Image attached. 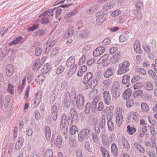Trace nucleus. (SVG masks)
Here are the masks:
<instances>
[{
  "label": "nucleus",
  "mask_w": 157,
  "mask_h": 157,
  "mask_svg": "<svg viewBox=\"0 0 157 157\" xmlns=\"http://www.w3.org/2000/svg\"><path fill=\"white\" fill-rule=\"evenodd\" d=\"M44 79V77L42 75H40L36 78V82L38 84H40L42 82Z\"/></svg>",
  "instance_id": "nucleus-49"
},
{
  "label": "nucleus",
  "mask_w": 157,
  "mask_h": 157,
  "mask_svg": "<svg viewBox=\"0 0 157 157\" xmlns=\"http://www.w3.org/2000/svg\"><path fill=\"white\" fill-rule=\"evenodd\" d=\"M45 136L46 139L49 140H50L51 134L50 129L49 127H47L45 128Z\"/></svg>",
  "instance_id": "nucleus-38"
},
{
  "label": "nucleus",
  "mask_w": 157,
  "mask_h": 157,
  "mask_svg": "<svg viewBox=\"0 0 157 157\" xmlns=\"http://www.w3.org/2000/svg\"><path fill=\"white\" fill-rule=\"evenodd\" d=\"M96 16L98 17L96 20V24L97 25L100 26L104 21L105 17L104 15L101 14L100 12L97 13Z\"/></svg>",
  "instance_id": "nucleus-10"
},
{
  "label": "nucleus",
  "mask_w": 157,
  "mask_h": 157,
  "mask_svg": "<svg viewBox=\"0 0 157 157\" xmlns=\"http://www.w3.org/2000/svg\"><path fill=\"white\" fill-rule=\"evenodd\" d=\"M78 12V10L77 9H75L73 11L69 12L67 13L65 15L64 17L66 19L71 18L75 15Z\"/></svg>",
  "instance_id": "nucleus-31"
},
{
  "label": "nucleus",
  "mask_w": 157,
  "mask_h": 157,
  "mask_svg": "<svg viewBox=\"0 0 157 157\" xmlns=\"http://www.w3.org/2000/svg\"><path fill=\"white\" fill-rule=\"evenodd\" d=\"M99 99L98 98H95L92 102V110L93 112L95 111L96 109L97 108V103Z\"/></svg>",
  "instance_id": "nucleus-28"
},
{
  "label": "nucleus",
  "mask_w": 157,
  "mask_h": 157,
  "mask_svg": "<svg viewBox=\"0 0 157 157\" xmlns=\"http://www.w3.org/2000/svg\"><path fill=\"white\" fill-rule=\"evenodd\" d=\"M65 67L62 65H59L56 68V73L57 75L61 74L65 70Z\"/></svg>",
  "instance_id": "nucleus-36"
},
{
  "label": "nucleus",
  "mask_w": 157,
  "mask_h": 157,
  "mask_svg": "<svg viewBox=\"0 0 157 157\" xmlns=\"http://www.w3.org/2000/svg\"><path fill=\"white\" fill-rule=\"evenodd\" d=\"M93 74L90 72L87 73L83 78V82L84 84L87 83L93 78Z\"/></svg>",
  "instance_id": "nucleus-20"
},
{
  "label": "nucleus",
  "mask_w": 157,
  "mask_h": 157,
  "mask_svg": "<svg viewBox=\"0 0 157 157\" xmlns=\"http://www.w3.org/2000/svg\"><path fill=\"white\" fill-rule=\"evenodd\" d=\"M61 122L67 123L69 125H71L72 124V120H71L70 117L67 116L66 114H63L61 118Z\"/></svg>",
  "instance_id": "nucleus-17"
},
{
  "label": "nucleus",
  "mask_w": 157,
  "mask_h": 157,
  "mask_svg": "<svg viewBox=\"0 0 157 157\" xmlns=\"http://www.w3.org/2000/svg\"><path fill=\"white\" fill-rule=\"evenodd\" d=\"M134 48L137 53H140L142 51L141 48V45L138 41H135L134 43Z\"/></svg>",
  "instance_id": "nucleus-23"
},
{
  "label": "nucleus",
  "mask_w": 157,
  "mask_h": 157,
  "mask_svg": "<svg viewBox=\"0 0 157 157\" xmlns=\"http://www.w3.org/2000/svg\"><path fill=\"white\" fill-rule=\"evenodd\" d=\"M91 109V104L90 103H87L86 104L85 106V113L88 114L90 111Z\"/></svg>",
  "instance_id": "nucleus-59"
},
{
  "label": "nucleus",
  "mask_w": 157,
  "mask_h": 157,
  "mask_svg": "<svg viewBox=\"0 0 157 157\" xmlns=\"http://www.w3.org/2000/svg\"><path fill=\"white\" fill-rule=\"evenodd\" d=\"M132 90L131 89L128 88L122 94L123 98L125 100L129 99L131 95Z\"/></svg>",
  "instance_id": "nucleus-19"
},
{
  "label": "nucleus",
  "mask_w": 157,
  "mask_h": 157,
  "mask_svg": "<svg viewBox=\"0 0 157 157\" xmlns=\"http://www.w3.org/2000/svg\"><path fill=\"white\" fill-rule=\"evenodd\" d=\"M143 2L140 1H137L136 3V6L138 11H140L143 7Z\"/></svg>",
  "instance_id": "nucleus-46"
},
{
  "label": "nucleus",
  "mask_w": 157,
  "mask_h": 157,
  "mask_svg": "<svg viewBox=\"0 0 157 157\" xmlns=\"http://www.w3.org/2000/svg\"><path fill=\"white\" fill-rule=\"evenodd\" d=\"M105 51V48L104 47H98L93 51V55L95 57L98 56L103 53Z\"/></svg>",
  "instance_id": "nucleus-12"
},
{
  "label": "nucleus",
  "mask_w": 157,
  "mask_h": 157,
  "mask_svg": "<svg viewBox=\"0 0 157 157\" xmlns=\"http://www.w3.org/2000/svg\"><path fill=\"white\" fill-rule=\"evenodd\" d=\"M7 90L10 94H13L14 93V86L10 83H9Z\"/></svg>",
  "instance_id": "nucleus-45"
},
{
  "label": "nucleus",
  "mask_w": 157,
  "mask_h": 157,
  "mask_svg": "<svg viewBox=\"0 0 157 157\" xmlns=\"http://www.w3.org/2000/svg\"><path fill=\"white\" fill-rule=\"evenodd\" d=\"M121 141L123 146L125 149L128 151L130 148V146L127 140L124 137L122 136L121 138Z\"/></svg>",
  "instance_id": "nucleus-22"
},
{
  "label": "nucleus",
  "mask_w": 157,
  "mask_h": 157,
  "mask_svg": "<svg viewBox=\"0 0 157 157\" xmlns=\"http://www.w3.org/2000/svg\"><path fill=\"white\" fill-rule=\"evenodd\" d=\"M51 115L52 119L56 121L58 117V108L56 105H53L51 109Z\"/></svg>",
  "instance_id": "nucleus-9"
},
{
  "label": "nucleus",
  "mask_w": 157,
  "mask_h": 157,
  "mask_svg": "<svg viewBox=\"0 0 157 157\" xmlns=\"http://www.w3.org/2000/svg\"><path fill=\"white\" fill-rule=\"evenodd\" d=\"M120 85L119 83L117 82H115L112 86L111 93L113 97L114 98L119 97L120 94L119 88Z\"/></svg>",
  "instance_id": "nucleus-3"
},
{
  "label": "nucleus",
  "mask_w": 157,
  "mask_h": 157,
  "mask_svg": "<svg viewBox=\"0 0 157 157\" xmlns=\"http://www.w3.org/2000/svg\"><path fill=\"white\" fill-rule=\"evenodd\" d=\"M107 125L108 129L109 131H112L113 130L115 125L113 122H109L107 123Z\"/></svg>",
  "instance_id": "nucleus-52"
},
{
  "label": "nucleus",
  "mask_w": 157,
  "mask_h": 157,
  "mask_svg": "<svg viewBox=\"0 0 157 157\" xmlns=\"http://www.w3.org/2000/svg\"><path fill=\"white\" fill-rule=\"evenodd\" d=\"M130 65L129 62L125 61L124 62L119 64V69L117 71V73L119 75H121L129 71V66Z\"/></svg>",
  "instance_id": "nucleus-1"
},
{
  "label": "nucleus",
  "mask_w": 157,
  "mask_h": 157,
  "mask_svg": "<svg viewBox=\"0 0 157 157\" xmlns=\"http://www.w3.org/2000/svg\"><path fill=\"white\" fill-rule=\"evenodd\" d=\"M33 65L34 69L36 70H39L41 66L39 60H37L36 62L34 63Z\"/></svg>",
  "instance_id": "nucleus-62"
},
{
  "label": "nucleus",
  "mask_w": 157,
  "mask_h": 157,
  "mask_svg": "<svg viewBox=\"0 0 157 157\" xmlns=\"http://www.w3.org/2000/svg\"><path fill=\"white\" fill-rule=\"evenodd\" d=\"M76 94L75 91L73 90L71 93L69 92H66L65 94L64 100H71V99H75Z\"/></svg>",
  "instance_id": "nucleus-11"
},
{
  "label": "nucleus",
  "mask_w": 157,
  "mask_h": 157,
  "mask_svg": "<svg viewBox=\"0 0 157 157\" xmlns=\"http://www.w3.org/2000/svg\"><path fill=\"white\" fill-rule=\"evenodd\" d=\"M127 132L129 135H132L136 131V128L132 127H130L129 125L127 126Z\"/></svg>",
  "instance_id": "nucleus-42"
},
{
  "label": "nucleus",
  "mask_w": 157,
  "mask_h": 157,
  "mask_svg": "<svg viewBox=\"0 0 157 157\" xmlns=\"http://www.w3.org/2000/svg\"><path fill=\"white\" fill-rule=\"evenodd\" d=\"M148 73L149 75L151 77L152 79L155 81L157 80V76L155 73L152 70H149Z\"/></svg>",
  "instance_id": "nucleus-39"
},
{
  "label": "nucleus",
  "mask_w": 157,
  "mask_h": 157,
  "mask_svg": "<svg viewBox=\"0 0 157 157\" xmlns=\"http://www.w3.org/2000/svg\"><path fill=\"white\" fill-rule=\"evenodd\" d=\"M90 130L89 128H86L80 132L78 135L79 141H82L88 138L90 134Z\"/></svg>",
  "instance_id": "nucleus-2"
},
{
  "label": "nucleus",
  "mask_w": 157,
  "mask_h": 157,
  "mask_svg": "<svg viewBox=\"0 0 157 157\" xmlns=\"http://www.w3.org/2000/svg\"><path fill=\"white\" fill-rule=\"evenodd\" d=\"M24 41V38L21 36H19L16 39L11 41L9 44L10 45L20 44L23 42Z\"/></svg>",
  "instance_id": "nucleus-25"
},
{
  "label": "nucleus",
  "mask_w": 157,
  "mask_h": 157,
  "mask_svg": "<svg viewBox=\"0 0 157 157\" xmlns=\"http://www.w3.org/2000/svg\"><path fill=\"white\" fill-rule=\"evenodd\" d=\"M143 93V91L141 90H139L135 91L133 93V95L134 97L137 98L138 97L141 96Z\"/></svg>",
  "instance_id": "nucleus-54"
},
{
  "label": "nucleus",
  "mask_w": 157,
  "mask_h": 157,
  "mask_svg": "<svg viewBox=\"0 0 157 157\" xmlns=\"http://www.w3.org/2000/svg\"><path fill=\"white\" fill-rule=\"evenodd\" d=\"M6 74L8 76L12 75L13 72V66L11 64H8L5 67Z\"/></svg>",
  "instance_id": "nucleus-18"
},
{
  "label": "nucleus",
  "mask_w": 157,
  "mask_h": 157,
  "mask_svg": "<svg viewBox=\"0 0 157 157\" xmlns=\"http://www.w3.org/2000/svg\"><path fill=\"white\" fill-rule=\"evenodd\" d=\"M115 5V2L113 1L111 2L108 3L107 4L104 5L103 6V8L105 10H109L113 7Z\"/></svg>",
  "instance_id": "nucleus-33"
},
{
  "label": "nucleus",
  "mask_w": 157,
  "mask_h": 157,
  "mask_svg": "<svg viewBox=\"0 0 157 157\" xmlns=\"http://www.w3.org/2000/svg\"><path fill=\"white\" fill-rule=\"evenodd\" d=\"M100 150L101 152L104 157H110L108 151L105 147H100Z\"/></svg>",
  "instance_id": "nucleus-35"
},
{
  "label": "nucleus",
  "mask_w": 157,
  "mask_h": 157,
  "mask_svg": "<svg viewBox=\"0 0 157 157\" xmlns=\"http://www.w3.org/2000/svg\"><path fill=\"white\" fill-rule=\"evenodd\" d=\"M45 33V32L44 30H37L35 33V36H42L44 35Z\"/></svg>",
  "instance_id": "nucleus-58"
},
{
  "label": "nucleus",
  "mask_w": 157,
  "mask_h": 157,
  "mask_svg": "<svg viewBox=\"0 0 157 157\" xmlns=\"http://www.w3.org/2000/svg\"><path fill=\"white\" fill-rule=\"evenodd\" d=\"M46 11L43 13L41 16H40V17H41L42 20H41V23L43 24H46L48 23L49 20L48 18V17H50V18H52V17L51 15L49 16L48 15L46 14Z\"/></svg>",
  "instance_id": "nucleus-16"
},
{
  "label": "nucleus",
  "mask_w": 157,
  "mask_h": 157,
  "mask_svg": "<svg viewBox=\"0 0 157 157\" xmlns=\"http://www.w3.org/2000/svg\"><path fill=\"white\" fill-rule=\"evenodd\" d=\"M120 56L119 52H117L110 58V62L113 63H116L119 60Z\"/></svg>",
  "instance_id": "nucleus-21"
},
{
  "label": "nucleus",
  "mask_w": 157,
  "mask_h": 157,
  "mask_svg": "<svg viewBox=\"0 0 157 157\" xmlns=\"http://www.w3.org/2000/svg\"><path fill=\"white\" fill-rule=\"evenodd\" d=\"M98 91L97 90L95 89L91 91L89 94V97L90 99H93L94 98H97V97Z\"/></svg>",
  "instance_id": "nucleus-40"
},
{
  "label": "nucleus",
  "mask_w": 157,
  "mask_h": 157,
  "mask_svg": "<svg viewBox=\"0 0 157 157\" xmlns=\"http://www.w3.org/2000/svg\"><path fill=\"white\" fill-rule=\"evenodd\" d=\"M109 57V55L108 54H106L104 55L97 62V64H101L103 67H105L107 66L109 63V61L108 59Z\"/></svg>",
  "instance_id": "nucleus-7"
},
{
  "label": "nucleus",
  "mask_w": 157,
  "mask_h": 157,
  "mask_svg": "<svg viewBox=\"0 0 157 157\" xmlns=\"http://www.w3.org/2000/svg\"><path fill=\"white\" fill-rule=\"evenodd\" d=\"M128 35L126 33H124L121 35L119 38V41L121 42H124L127 41L128 38Z\"/></svg>",
  "instance_id": "nucleus-32"
},
{
  "label": "nucleus",
  "mask_w": 157,
  "mask_h": 157,
  "mask_svg": "<svg viewBox=\"0 0 157 157\" xmlns=\"http://www.w3.org/2000/svg\"><path fill=\"white\" fill-rule=\"evenodd\" d=\"M35 52L36 56H38L41 55L42 49L40 47H37L36 48Z\"/></svg>",
  "instance_id": "nucleus-64"
},
{
  "label": "nucleus",
  "mask_w": 157,
  "mask_h": 157,
  "mask_svg": "<svg viewBox=\"0 0 157 157\" xmlns=\"http://www.w3.org/2000/svg\"><path fill=\"white\" fill-rule=\"evenodd\" d=\"M60 127L63 133L64 137L66 139L68 137V128L66 123L61 122Z\"/></svg>",
  "instance_id": "nucleus-8"
},
{
  "label": "nucleus",
  "mask_w": 157,
  "mask_h": 157,
  "mask_svg": "<svg viewBox=\"0 0 157 157\" xmlns=\"http://www.w3.org/2000/svg\"><path fill=\"white\" fill-rule=\"evenodd\" d=\"M76 69L77 65L76 64L74 65L71 67L70 68L67 75L68 77H70L72 76L75 71Z\"/></svg>",
  "instance_id": "nucleus-27"
},
{
  "label": "nucleus",
  "mask_w": 157,
  "mask_h": 157,
  "mask_svg": "<svg viewBox=\"0 0 157 157\" xmlns=\"http://www.w3.org/2000/svg\"><path fill=\"white\" fill-rule=\"evenodd\" d=\"M103 97L105 103L107 105H109L111 101V96L109 92L105 91L103 93Z\"/></svg>",
  "instance_id": "nucleus-14"
},
{
  "label": "nucleus",
  "mask_w": 157,
  "mask_h": 157,
  "mask_svg": "<svg viewBox=\"0 0 157 157\" xmlns=\"http://www.w3.org/2000/svg\"><path fill=\"white\" fill-rule=\"evenodd\" d=\"M78 130L75 125H72L70 128V133L71 135L75 134L76 133L78 132Z\"/></svg>",
  "instance_id": "nucleus-48"
},
{
  "label": "nucleus",
  "mask_w": 157,
  "mask_h": 157,
  "mask_svg": "<svg viewBox=\"0 0 157 157\" xmlns=\"http://www.w3.org/2000/svg\"><path fill=\"white\" fill-rule=\"evenodd\" d=\"M11 100V97L9 95L7 96L5 98V106L6 107H8Z\"/></svg>",
  "instance_id": "nucleus-56"
},
{
  "label": "nucleus",
  "mask_w": 157,
  "mask_h": 157,
  "mask_svg": "<svg viewBox=\"0 0 157 157\" xmlns=\"http://www.w3.org/2000/svg\"><path fill=\"white\" fill-rule=\"evenodd\" d=\"M55 43L56 42H51L50 44H49L48 45L47 47L45 52V53L48 54L49 53L52 47L53 46Z\"/></svg>",
  "instance_id": "nucleus-61"
},
{
  "label": "nucleus",
  "mask_w": 157,
  "mask_h": 157,
  "mask_svg": "<svg viewBox=\"0 0 157 157\" xmlns=\"http://www.w3.org/2000/svg\"><path fill=\"white\" fill-rule=\"evenodd\" d=\"M62 10L61 9L58 8L56 9L55 8L53 9H51L48 11H46V15L49 16L51 15V17H53L55 13H56V17L57 18L59 17L61 13Z\"/></svg>",
  "instance_id": "nucleus-5"
},
{
  "label": "nucleus",
  "mask_w": 157,
  "mask_h": 157,
  "mask_svg": "<svg viewBox=\"0 0 157 157\" xmlns=\"http://www.w3.org/2000/svg\"><path fill=\"white\" fill-rule=\"evenodd\" d=\"M144 88L146 90L150 91L154 89L153 84L150 81H147L144 84Z\"/></svg>",
  "instance_id": "nucleus-24"
},
{
  "label": "nucleus",
  "mask_w": 157,
  "mask_h": 157,
  "mask_svg": "<svg viewBox=\"0 0 157 157\" xmlns=\"http://www.w3.org/2000/svg\"><path fill=\"white\" fill-rule=\"evenodd\" d=\"M114 72L113 69L111 68H109L105 71L104 74V76L105 78H109L113 74Z\"/></svg>",
  "instance_id": "nucleus-26"
},
{
  "label": "nucleus",
  "mask_w": 157,
  "mask_h": 157,
  "mask_svg": "<svg viewBox=\"0 0 157 157\" xmlns=\"http://www.w3.org/2000/svg\"><path fill=\"white\" fill-rule=\"evenodd\" d=\"M75 62V58L73 57H71L68 59L66 65L68 67H70Z\"/></svg>",
  "instance_id": "nucleus-37"
},
{
  "label": "nucleus",
  "mask_w": 157,
  "mask_h": 157,
  "mask_svg": "<svg viewBox=\"0 0 157 157\" xmlns=\"http://www.w3.org/2000/svg\"><path fill=\"white\" fill-rule=\"evenodd\" d=\"M106 123L105 118V117H102L100 120V125L101 128H104L105 126Z\"/></svg>",
  "instance_id": "nucleus-63"
},
{
  "label": "nucleus",
  "mask_w": 157,
  "mask_h": 157,
  "mask_svg": "<svg viewBox=\"0 0 157 157\" xmlns=\"http://www.w3.org/2000/svg\"><path fill=\"white\" fill-rule=\"evenodd\" d=\"M111 81L109 80H107L104 81L102 82L105 88L109 87L111 84Z\"/></svg>",
  "instance_id": "nucleus-57"
},
{
  "label": "nucleus",
  "mask_w": 157,
  "mask_h": 157,
  "mask_svg": "<svg viewBox=\"0 0 157 157\" xmlns=\"http://www.w3.org/2000/svg\"><path fill=\"white\" fill-rule=\"evenodd\" d=\"M42 96V93L41 92H38L36 94L34 102V107H37L39 105Z\"/></svg>",
  "instance_id": "nucleus-13"
},
{
  "label": "nucleus",
  "mask_w": 157,
  "mask_h": 157,
  "mask_svg": "<svg viewBox=\"0 0 157 157\" xmlns=\"http://www.w3.org/2000/svg\"><path fill=\"white\" fill-rule=\"evenodd\" d=\"M133 119L136 121H138L139 120L138 113L137 112H132L131 113Z\"/></svg>",
  "instance_id": "nucleus-53"
},
{
  "label": "nucleus",
  "mask_w": 157,
  "mask_h": 157,
  "mask_svg": "<svg viewBox=\"0 0 157 157\" xmlns=\"http://www.w3.org/2000/svg\"><path fill=\"white\" fill-rule=\"evenodd\" d=\"M103 128H101L100 124H96L95 125V131L96 133L99 134L101 131V130Z\"/></svg>",
  "instance_id": "nucleus-60"
},
{
  "label": "nucleus",
  "mask_w": 157,
  "mask_h": 157,
  "mask_svg": "<svg viewBox=\"0 0 157 157\" xmlns=\"http://www.w3.org/2000/svg\"><path fill=\"white\" fill-rule=\"evenodd\" d=\"M111 152L115 157H117L118 155V150L117 144L114 143L112 144L111 147Z\"/></svg>",
  "instance_id": "nucleus-15"
},
{
  "label": "nucleus",
  "mask_w": 157,
  "mask_h": 157,
  "mask_svg": "<svg viewBox=\"0 0 157 157\" xmlns=\"http://www.w3.org/2000/svg\"><path fill=\"white\" fill-rule=\"evenodd\" d=\"M141 109L144 112H147L149 111V108L148 105L145 103H142L141 105Z\"/></svg>",
  "instance_id": "nucleus-47"
},
{
  "label": "nucleus",
  "mask_w": 157,
  "mask_h": 157,
  "mask_svg": "<svg viewBox=\"0 0 157 157\" xmlns=\"http://www.w3.org/2000/svg\"><path fill=\"white\" fill-rule=\"evenodd\" d=\"M84 148L86 150L89 152H91L92 151V149H91L90 146V143L88 141H86L85 142L84 144Z\"/></svg>",
  "instance_id": "nucleus-55"
},
{
  "label": "nucleus",
  "mask_w": 157,
  "mask_h": 157,
  "mask_svg": "<svg viewBox=\"0 0 157 157\" xmlns=\"http://www.w3.org/2000/svg\"><path fill=\"white\" fill-rule=\"evenodd\" d=\"M92 135L93 141L96 143H99V139L98 135L95 133H92Z\"/></svg>",
  "instance_id": "nucleus-50"
},
{
  "label": "nucleus",
  "mask_w": 157,
  "mask_h": 157,
  "mask_svg": "<svg viewBox=\"0 0 157 157\" xmlns=\"http://www.w3.org/2000/svg\"><path fill=\"white\" fill-rule=\"evenodd\" d=\"M62 137L58 135L57 136L55 144L56 145L57 147L59 148H60L62 147Z\"/></svg>",
  "instance_id": "nucleus-34"
},
{
  "label": "nucleus",
  "mask_w": 157,
  "mask_h": 157,
  "mask_svg": "<svg viewBox=\"0 0 157 157\" xmlns=\"http://www.w3.org/2000/svg\"><path fill=\"white\" fill-rule=\"evenodd\" d=\"M59 49L58 47H56L53 48L51 52L50 57H52L56 56L59 52Z\"/></svg>",
  "instance_id": "nucleus-43"
},
{
  "label": "nucleus",
  "mask_w": 157,
  "mask_h": 157,
  "mask_svg": "<svg viewBox=\"0 0 157 157\" xmlns=\"http://www.w3.org/2000/svg\"><path fill=\"white\" fill-rule=\"evenodd\" d=\"M144 86L143 83L142 82H137L133 86L135 90L140 89Z\"/></svg>",
  "instance_id": "nucleus-44"
},
{
  "label": "nucleus",
  "mask_w": 157,
  "mask_h": 157,
  "mask_svg": "<svg viewBox=\"0 0 157 157\" xmlns=\"http://www.w3.org/2000/svg\"><path fill=\"white\" fill-rule=\"evenodd\" d=\"M133 146L134 147L138 150L140 152L144 153L145 152V149L142 147L141 145L136 142H135L133 144Z\"/></svg>",
  "instance_id": "nucleus-30"
},
{
  "label": "nucleus",
  "mask_w": 157,
  "mask_h": 157,
  "mask_svg": "<svg viewBox=\"0 0 157 157\" xmlns=\"http://www.w3.org/2000/svg\"><path fill=\"white\" fill-rule=\"evenodd\" d=\"M44 157H53L52 151L50 149L47 150L45 153Z\"/></svg>",
  "instance_id": "nucleus-51"
},
{
  "label": "nucleus",
  "mask_w": 157,
  "mask_h": 157,
  "mask_svg": "<svg viewBox=\"0 0 157 157\" xmlns=\"http://www.w3.org/2000/svg\"><path fill=\"white\" fill-rule=\"evenodd\" d=\"M77 107L79 109L83 108L84 104V97L82 94H79L77 96H76L75 99Z\"/></svg>",
  "instance_id": "nucleus-4"
},
{
  "label": "nucleus",
  "mask_w": 157,
  "mask_h": 157,
  "mask_svg": "<svg viewBox=\"0 0 157 157\" xmlns=\"http://www.w3.org/2000/svg\"><path fill=\"white\" fill-rule=\"evenodd\" d=\"M115 116H116V124L118 127H120L122 124L123 119V116L121 112L120 109L117 110Z\"/></svg>",
  "instance_id": "nucleus-6"
},
{
  "label": "nucleus",
  "mask_w": 157,
  "mask_h": 157,
  "mask_svg": "<svg viewBox=\"0 0 157 157\" xmlns=\"http://www.w3.org/2000/svg\"><path fill=\"white\" fill-rule=\"evenodd\" d=\"M130 80V76L127 75H124L122 78V82L123 84H127V86L128 87L129 84H128Z\"/></svg>",
  "instance_id": "nucleus-29"
},
{
  "label": "nucleus",
  "mask_w": 157,
  "mask_h": 157,
  "mask_svg": "<svg viewBox=\"0 0 157 157\" xmlns=\"http://www.w3.org/2000/svg\"><path fill=\"white\" fill-rule=\"evenodd\" d=\"M89 31L88 29H85L82 31L79 34V36L82 38H85L88 36Z\"/></svg>",
  "instance_id": "nucleus-41"
}]
</instances>
